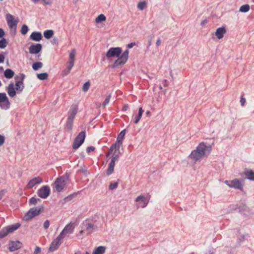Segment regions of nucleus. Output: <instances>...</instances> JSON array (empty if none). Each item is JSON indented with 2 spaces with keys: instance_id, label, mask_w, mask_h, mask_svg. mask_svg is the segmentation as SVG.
Segmentation results:
<instances>
[{
  "instance_id": "obj_1",
  "label": "nucleus",
  "mask_w": 254,
  "mask_h": 254,
  "mask_svg": "<svg viewBox=\"0 0 254 254\" xmlns=\"http://www.w3.org/2000/svg\"><path fill=\"white\" fill-rule=\"evenodd\" d=\"M122 48L120 47L110 48L106 54L107 58L117 57L118 58L114 63L112 67L116 68L119 66L124 65L127 62L129 52L126 50L122 54Z\"/></svg>"
},
{
  "instance_id": "obj_2",
  "label": "nucleus",
  "mask_w": 254,
  "mask_h": 254,
  "mask_svg": "<svg viewBox=\"0 0 254 254\" xmlns=\"http://www.w3.org/2000/svg\"><path fill=\"white\" fill-rule=\"evenodd\" d=\"M211 149L210 146H207L204 142H201L192 150L189 157L194 162L200 160L202 157L209 153Z\"/></svg>"
},
{
  "instance_id": "obj_3",
  "label": "nucleus",
  "mask_w": 254,
  "mask_h": 254,
  "mask_svg": "<svg viewBox=\"0 0 254 254\" xmlns=\"http://www.w3.org/2000/svg\"><path fill=\"white\" fill-rule=\"evenodd\" d=\"M78 106L73 105L71 106L67 114V120L65 125L66 128L70 131L72 129L73 120L77 113Z\"/></svg>"
},
{
  "instance_id": "obj_4",
  "label": "nucleus",
  "mask_w": 254,
  "mask_h": 254,
  "mask_svg": "<svg viewBox=\"0 0 254 254\" xmlns=\"http://www.w3.org/2000/svg\"><path fill=\"white\" fill-rule=\"evenodd\" d=\"M20 226V224L18 223H17L3 228L0 231V239L5 237L9 233H11L18 229Z\"/></svg>"
},
{
  "instance_id": "obj_5",
  "label": "nucleus",
  "mask_w": 254,
  "mask_h": 254,
  "mask_svg": "<svg viewBox=\"0 0 254 254\" xmlns=\"http://www.w3.org/2000/svg\"><path fill=\"white\" fill-rule=\"evenodd\" d=\"M85 138V132H80L74 140L72 147L74 149H78L84 142Z\"/></svg>"
},
{
  "instance_id": "obj_6",
  "label": "nucleus",
  "mask_w": 254,
  "mask_h": 254,
  "mask_svg": "<svg viewBox=\"0 0 254 254\" xmlns=\"http://www.w3.org/2000/svg\"><path fill=\"white\" fill-rule=\"evenodd\" d=\"M74 223L70 222L69 224L65 225L63 230L60 233L59 236L63 240L67 234H72L74 231Z\"/></svg>"
},
{
  "instance_id": "obj_7",
  "label": "nucleus",
  "mask_w": 254,
  "mask_h": 254,
  "mask_svg": "<svg viewBox=\"0 0 254 254\" xmlns=\"http://www.w3.org/2000/svg\"><path fill=\"white\" fill-rule=\"evenodd\" d=\"M75 54L76 51L75 49H73L69 53V61L68 63V65L67 66V69L66 70L64 71V74L65 75H67L70 72L71 69H72V67L74 65Z\"/></svg>"
},
{
  "instance_id": "obj_8",
  "label": "nucleus",
  "mask_w": 254,
  "mask_h": 254,
  "mask_svg": "<svg viewBox=\"0 0 254 254\" xmlns=\"http://www.w3.org/2000/svg\"><path fill=\"white\" fill-rule=\"evenodd\" d=\"M95 228V226L94 224L89 220L83 221L81 224V229H84L87 235L92 233Z\"/></svg>"
},
{
  "instance_id": "obj_9",
  "label": "nucleus",
  "mask_w": 254,
  "mask_h": 254,
  "mask_svg": "<svg viewBox=\"0 0 254 254\" xmlns=\"http://www.w3.org/2000/svg\"><path fill=\"white\" fill-rule=\"evenodd\" d=\"M55 188L58 192L62 191L65 185V179L64 177H60L58 178L54 183Z\"/></svg>"
},
{
  "instance_id": "obj_10",
  "label": "nucleus",
  "mask_w": 254,
  "mask_h": 254,
  "mask_svg": "<svg viewBox=\"0 0 254 254\" xmlns=\"http://www.w3.org/2000/svg\"><path fill=\"white\" fill-rule=\"evenodd\" d=\"M50 193V188L48 186H44L38 190L37 192L38 195L42 198L45 199L47 198Z\"/></svg>"
},
{
  "instance_id": "obj_11",
  "label": "nucleus",
  "mask_w": 254,
  "mask_h": 254,
  "mask_svg": "<svg viewBox=\"0 0 254 254\" xmlns=\"http://www.w3.org/2000/svg\"><path fill=\"white\" fill-rule=\"evenodd\" d=\"M224 183L230 188L239 190L243 188V185L238 179H234L232 181L226 180Z\"/></svg>"
},
{
  "instance_id": "obj_12",
  "label": "nucleus",
  "mask_w": 254,
  "mask_h": 254,
  "mask_svg": "<svg viewBox=\"0 0 254 254\" xmlns=\"http://www.w3.org/2000/svg\"><path fill=\"white\" fill-rule=\"evenodd\" d=\"M6 19L9 28L11 29H14L15 31L18 21L15 20L14 16L10 14H7Z\"/></svg>"
},
{
  "instance_id": "obj_13",
  "label": "nucleus",
  "mask_w": 254,
  "mask_h": 254,
  "mask_svg": "<svg viewBox=\"0 0 254 254\" xmlns=\"http://www.w3.org/2000/svg\"><path fill=\"white\" fill-rule=\"evenodd\" d=\"M62 240L63 239L58 236L51 243L49 251L50 252H54L57 250L62 243Z\"/></svg>"
},
{
  "instance_id": "obj_14",
  "label": "nucleus",
  "mask_w": 254,
  "mask_h": 254,
  "mask_svg": "<svg viewBox=\"0 0 254 254\" xmlns=\"http://www.w3.org/2000/svg\"><path fill=\"white\" fill-rule=\"evenodd\" d=\"M42 45L40 43L33 44L29 47V52L31 54H37L41 52Z\"/></svg>"
},
{
  "instance_id": "obj_15",
  "label": "nucleus",
  "mask_w": 254,
  "mask_h": 254,
  "mask_svg": "<svg viewBox=\"0 0 254 254\" xmlns=\"http://www.w3.org/2000/svg\"><path fill=\"white\" fill-rule=\"evenodd\" d=\"M22 243L19 241H10L8 244V250L10 252H14L21 248Z\"/></svg>"
},
{
  "instance_id": "obj_16",
  "label": "nucleus",
  "mask_w": 254,
  "mask_h": 254,
  "mask_svg": "<svg viewBox=\"0 0 254 254\" xmlns=\"http://www.w3.org/2000/svg\"><path fill=\"white\" fill-rule=\"evenodd\" d=\"M25 76L23 73H21L20 74V80L18 81H16V83H15L16 88L15 89L17 90L18 93L21 92V91H22V90H23V89L24 88L23 81H24V79L25 78Z\"/></svg>"
},
{
  "instance_id": "obj_17",
  "label": "nucleus",
  "mask_w": 254,
  "mask_h": 254,
  "mask_svg": "<svg viewBox=\"0 0 254 254\" xmlns=\"http://www.w3.org/2000/svg\"><path fill=\"white\" fill-rule=\"evenodd\" d=\"M149 199L147 197H145L144 195H140L137 196L135 199V201L139 202L141 201L142 203V205L141 206L142 208H145L148 204L149 202Z\"/></svg>"
},
{
  "instance_id": "obj_18",
  "label": "nucleus",
  "mask_w": 254,
  "mask_h": 254,
  "mask_svg": "<svg viewBox=\"0 0 254 254\" xmlns=\"http://www.w3.org/2000/svg\"><path fill=\"white\" fill-rule=\"evenodd\" d=\"M42 182V179L40 177H35L32 179L27 184L28 188L31 189L35 185L39 184Z\"/></svg>"
},
{
  "instance_id": "obj_19",
  "label": "nucleus",
  "mask_w": 254,
  "mask_h": 254,
  "mask_svg": "<svg viewBox=\"0 0 254 254\" xmlns=\"http://www.w3.org/2000/svg\"><path fill=\"white\" fill-rule=\"evenodd\" d=\"M122 143V141L117 139L115 143L113 144L110 147V153H112L114 150H115V151H120V148Z\"/></svg>"
},
{
  "instance_id": "obj_20",
  "label": "nucleus",
  "mask_w": 254,
  "mask_h": 254,
  "mask_svg": "<svg viewBox=\"0 0 254 254\" xmlns=\"http://www.w3.org/2000/svg\"><path fill=\"white\" fill-rule=\"evenodd\" d=\"M29 38L34 41L39 42L42 39V35L40 32L34 31L31 34Z\"/></svg>"
},
{
  "instance_id": "obj_21",
  "label": "nucleus",
  "mask_w": 254,
  "mask_h": 254,
  "mask_svg": "<svg viewBox=\"0 0 254 254\" xmlns=\"http://www.w3.org/2000/svg\"><path fill=\"white\" fill-rule=\"evenodd\" d=\"M7 91L8 95L11 97H13L16 95V91L14 87V84L11 82L7 87Z\"/></svg>"
},
{
  "instance_id": "obj_22",
  "label": "nucleus",
  "mask_w": 254,
  "mask_h": 254,
  "mask_svg": "<svg viewBox=\"0 0 254 254\" xmlns=\"http://www.w3.org/2000/svg\"><path fill=\"white\" fill-rule=\"evenodd\" d=\"M226 32V30L224 27H219L216 30L215 35L218 39H220L223 37L224 34Z\"/></svg>"
},
{
  "instance_id": "obj_23",
  "label": "nucleus",
  "mask_w": 254,
  "mask_h": 254,
  "mask_svg": "<svg viewBox=\"0 0 254 254\" xmlns=\"http://www.w3.org/2000/svg\"><path fill=\"white\" fill-rule=\"evenodd\" d=\"M115 162L116 161H115L111 160V161L109 164L108 168V169L107 170V172H106L107 175L108 176L111 175L113 173L114 170V167L115 165Z\"/></svg>"
},
{
  "instance_id": "obj_24",
  "label": "nucleus",
  "mask_w": 254,
  "mask_h": 254,
  "mask_svg": "<svg viewBox=\"0 0 254 254\" xmlns=\"http://www.w3.org/2000/svg\"><path fill=\"white\" fill-rule=\"evenodd\" d=\"M41 209L42 208H40V207H35L31 208L29 210V213L30 214L31 213L33 214V216L35 217L36 216L38 215L40 213V212H41Z\"/></svg>"
},
{
  "instance_id": "obj_25",
  "label": "nucleus",
  "mask_w": 254,
  "mask_h": 254,
  "mask_svg": "<svg viewBox=\"0 0 254 254\" xmlns=\"http://www.w3.org/2000/svg\"><path fill=\"white\" fill-rule=\"evenodd\" d=\"M143 112H144V111L142 109V107L139 108L137 114L134 117V124H137L138 123L139 121H140V120L142 116V114H143Z\"/></svg>"
},
{
  "instance_id": "obj_26",
  "label": "nucleus",
  "mask_w": 254,
  "mask_h": 254,
  "mask_svg": "<svg viewBox=\"0 0 254 254\" xmlns=\"http://www.w3.org/2000/svg\"><path fill=\"white\" fill-rule=\"evenodd\" d=\"M246 178L251 181H254V171L252 170H247L245 172Z\"/></svg>"
},
{
  "instance_id": "obj_27",
  "label": "nucleus",
  "mask_w": 254,
  "mask_h": 254,
  "mask_svg": "<svg viewBox=\"0 0 254 254\" xmlns=\"http://www.w3.org/2000/svg\"><path fill=\"white\" fill-rule=\"evenodd\" d=\"M105 247L99 246L95 249L92 254H104L105 252Z\"/></svg>"
},
{
  "instance_id": "obj_28",
  "label": "nucleus",
  "mask_w": 254,
  "mask_h": 254,
  "mask_svg": "<svg viewBox=\"0 0 254 254\" xmlns=\"http://www.w3.org/2000/svg\"><path fill=\"white\" fill-rule=\"evenodd\" d=\"M14 74V72L11 69L7 68L4 71V76L8 79L11 78Z\"/></svg>"
},
{
  "instance_id": "obj_29",
  "label": "nucleus",
  "mask_w": 254,
  "mask_h": 254,
  "mask_svg": "<svg viewBox=\"0 0 254 254\" xmlns=\"http://www.w3.org/2000/svg\"><path fill=\"white\" fill-rule=\"evenodd\" d=\"M0 107L1 109L6 110L10 107V102L8 98L3 102L0 103Z\"/></svg>"
},
{
  "instance_id": "obj_30",
  "label": "nucleus",
  "mask_w": 254,
  "mask_h": 254,
  "mask_svg": "<svg viewBox=\"0 0 254 254\" xmlns=\"http://www.w3.org/2000/svg\"><path fill=\"white\" fill-rule=\"evenodd\" d=\"M43 34L45 38L49 39L54 35V31L52 30H47L44 32Z\"/></svg>"
},
{
  "instance_id": "obj_31",
  "label": "nucleus",
  "mask_w": 254,
  "mask_h": 254,
  "mask_svg": "<svg viewBox=\"0 0 254 254\" xmlns=\"http://www.w3.org/2000/svg\"><path fill=\"white\" fill-rule=\"evenodd\" d=\"M32 68L34 70H38L43 66L42 63L40 62H35L32 64Z\"/></svg>"
},
{
  "instance_id": "obj_32",
  "label": "nucleus",
  "mask_w": 254,
  "mask_h": 254,
  "mask_svg": "<svg viewBox=\"0 0 254 254\" xmlns=\"http://www.w3.org/2000/svg\"><path fill=\"white\" fill-rule=\"evenodd\" d=\"M250 9V6L249 4H246L242 5L239 8V11L242 12H247Z\"/></svg>"
},
{
  "instance_id": "obj_33",
  "label": "nucleus",
  "mask_w": 254,
  "mask_h": 254,
  "mask_svg": "<svg viewBox=\"0 0 254 254\" xmlns=\"http://www.w3.org/2000/svg\"><path fill=\"white\" fill-rule=\"evenodd\" d=\"M106 19V16L104 14H101L96 17L95 19V22L97 23H99L101 22L105 21Z\"/></svg>"
},
{
  "instance_id": "obj_34",
  "label": "nucleus",
  "mask_w": 254,
  "mask_h": 254,
  "mask_svg": "<svg viewBox=\"0 0 254 254\" xmlns=\"http://www.w3.org/2000/svg\"><path fill=\"white\" fill-rule=\"evenodd\" d=\"M37 76L38 78L41 80L47 79L48 77V74L46 72L37 74Z\"/></svg>"
},
{
  "instance_id": "obj_35",
  "label": "nucleus",
  "mask_w": 254,
  "mask_h": 254,
  "mask_svg": "<svg viewBox=\"0 0 254 254\" xmlns=\"http://www.w3.org/2000/svg\"><path fill=\"white\" fill-rule=\"evenodd\" d=\"M120 154H121L120 151H118V152L114 151L113 154V155L111 157V160L115 161L118 160L119 158V155Z\"/></svg>"
},
{
  "instance_id": "obj_36",
  "label": "nucleus",
  "mask_w": 254,
  "mask_h": 254,
  "mask_svg": "<svg viewBox=\"0 0 254 254\" xmlns=\"http://www.w3.org/2000/svg\"><path fill=\"white\" fill-rule=\"evenodd\" d=\"M8 42L5 38H2L0 40V48L4 49L7 45Z\"/></svg>"
},
{
  "instance_id": "obj_37",
  "label": "nucleus",
  "mask_w": 254,
  "mask_h": 254,
  "mask_svg": "<svg viewBox=\"0 0 254 254\" xmlns=\"http://www.w3.org/2000/svg\"><path fill=\"white\" fill-rule=\"evenodd\" d=\"M125 134H126V129H124L120 132V133H119V134L118 135V136L117 137V139H119V140L123 141L124 136L125 135Z\"/></svg>"
},
{
  "instance_id": "obj_38",
  "label": "nucleus",
  "mask_w": 254,
  "mask_h": 254,
  "mask_svg": "<svg viewBox=\"0 0 254 254\" xmlns=\"http://www.w3.org/2000/svg\"><path fill=\"white\" fill-rule=\"evenodd\" d=\"M90 83L89 81L86 82L82 86V90L86 92H87L90 87Z\"/></svg>"
},
{
  "instance_id": "obj_39",
  "label": "nucleus",
  "mask_w": 254,
  "mask_h": 254,
  "mask_svg": "<svg viewBox=\"0 0 254 254\" xmlns=\"http://www.w3.org/2000/svg\"><path fill=\"white\" fill-rule=\"evenodd\" d=\"M28 30H29V29H28V26L24 24L22 26V27L21 29V33L22 35H25L27 33Z\"/></svg>"
},
{
  "instance_id": "obj_40",
  "label": "nucleus",
  "mask_w": 254,
  "mask_h": 254,
  "mask_svg": "<svg viewBox=\"0 0 254 254\" xmlns=\"http://www.w3.org/2000/svg\"><path fill=\"white\" fill-rule=\"evenodd\" d=\"M33 214L32 213H29V211L25 214L24 217V220L25 221H28L29 220H31L34 217V216H33Z\"/></svg>"
},
{
  "instance_id": "obj_41",
  "label": "nucleus",
  "mask_w": 254,
  "mask_h": 254,
  "mask_svg": "<svg viewBox=\"0 0 254 254\" xmlns=\"http://www.w3.org/2000/svg\"><path fill=\"white\" fill-rule=\"evenodd\" d=\"M40 199L39 198H36L35 197H31L29 201L30 205H35L37 203V201H40Z\"/></svg>"
},
{
  "instance_id": "obj_42",
  "label": "nucleus",
  "mask_w": 254,
  "mask_h": 254,
  "mask_svg": "<svg viewBox=\"0 0 254 254\" xmlns=\"http://www.w3.org/2000/svg\"><path fill=\"white\" fill-rule=\"evenodd\" d=\"M111 98V94L107 96L106 98L105 99V100L102 103V106L103 107H105L109 103Z\"/></svg>"
},
{
  "instance_id": "obj_43",
  "label": "nucleus",
  "mask_w": 254,
  "mask_h": 254,
  "mask_svg": "<svg viewBox=\"0 0 254 254\" xmlns=\"http://www.w3.org/2000/svg\"><path fill=\"white\" fill-rule=\"evenodd\" d=\"M146 4V3L145 1H140L137 4V8L140 10H143Z\"/></svg>"
},
{
  "instance_id": "obj_44",
  "label": "nucleus",
  "mask_w": 254,
  "mask_h": 254,
  "mask_svg": "<svg viewBox=\"0 0 254 254\" xmlns=\"http://www.w3.org/2000/svg\"><path fill=\"white\" fill-rule=\"evenodd\" d=\"M8 99L5 93H0V103L3 102Z\"/></svg>"
},
{
  "instance_id": "obj_45",
  "label": "nucleus",
  "mask_w": 254,
  "mask_h": 254,
  "mask_svg": "<svg viewBox=\"0 0 254 254\" xmlns=\"http://www.w3.org/2000/svg\"><path fill=\"white\" fill-rule=\"evenodd\" d=\"M118 182L111 183L110 184L109 189L110 190H113L116 189L118 187Z\"/></svg>"
},
{
  "instance_id": "obj_46",
  "label": "nucleus",
  "mask_w": 254,
  "mask_h": 254,
  "mask_svg": "<svg viewBox=\"0 0 254 254\" xmlns=\"http://www.w3.org/2000/svg\"><path fill=\"white\" fill-rule=\"evenodd\" d=\"M245 238V235H240L237 239V243L238 244L240 245L241 243L244 241Z\"/></svg>"
},
{
  "instance_id": "obj_47",
  "label": "nucleus",
  "mask_w": 254,
  "mask_h": 254,
  "mask_svg": "<svg viewBox=\"0 0 254 254\" xmlns=\"http://www.w3.org/2000/svg\"><path fill=\"white\" fill-rule=\"evenodd\" d=\"M5 137L3 135L0 134V146L4 143Z\"/></svg>"
},
{
  "instance_id": "obj_48",
  "label": "nucleus",
  "mask_w": 254,
  "mask_h": 254,
  "mask_svg": "<svg viewBox=\"0 0 254 254\" xmlns=\"http://www.w3.org/2000/svg\"><path fill=\"white\" fill-rule=\"evenodd\" d=\"M50 226V221L49 220H46L45 221L44 223V225H43V227L45 229H47L49 228Z\"/></svg>"
},
{
  "instance_id": "obj_49",
  "label": "nucleus",
  "mask_w": 254,
  "mask_h": 254,
  "mask_svg": "<svg viewBox=\"0 0 254 254\" xmlns=\"http://www.w3.org/2000/svg\"><path fill=\"white\" fill-rule=\"evenodd\" d=\"M95 150V147L93 146H88L86 148V152L87 153H90L91 151H93Z\"/></svg>"
},
{
  "instance_id": "obj_50",
  "label": "nucleus",
  "mask_w": 254,
  "mask_h": 254,
  "mask_svg": "<svg viewBox=\"0 0 254 254\" xmlns=\"http://www.w3.org/2000/svg\"><path fill=\"white\" fill-rule=\"evenodd\" d=\"M6 192V190H0V200L1 199V198L3 197L4 195Z\"/></svg>"
},
{
  "instance_id": "obj_51",
  "label": "nucleus",
  "mask_w": 254,
  "mask_h": 254,
  "mask_svg": "<svg viewBox=\"0 0 254 254\" xmlns=\"http://www.w3.org/2000/svg\"><path fill=\"white\" fill-rule=\"evenodd\" d=\"M41 251V248H40L39 247H36L34 250L33 254H38L39 253H40Z\"/></svg>"
},
{
  "instance_id": "obj_52",
  "label": "nucleus",
  "mask_w": 254,
  "mask_h": 254,
  "mask_svg": "<svg viewBox=\"0 0 254 254\" xmlns=\"http://www.w3.org/2000/svg\"><path fill=\"white\" fill-rule=\"evenodd\" d=\"M240 103L242 106H244V105L246 103V99L243 96H241V97Z\"/></svg>"
},
{
  "instance_id": "obj_53",
  "label": "nucleus",
  "mask_w": 254,
  "mask_h": 254,
  "mask_svg": "<svg viewBox=\"0 0 254 254\" xmlns=\"http://www.w3.org/2000/svg\"><path fill=\"white\" fill-rule=\"evenodd\" d=\"M74 196V194H71V195H68V196H67L66 197H65L64 198V200L65 201H69L70 200L72 197Z\"/></svg>"
},
{
  "instance_id": "obj_54",
  "label": "nucleus",
  "mask_w": 254,
  "mask_h": 254,
  "mask_svg": "<svg viewBox=\"0 0 254 254\" xmlns=\"http://www.w3.org/2000/svg\"><path fill=\"white\" fill-rule=\"evenodd\" d=\"M4 61V56L3 54H0V64L3 63Z\"/></svg>"
},
{
  "instance_id": "obj_55",
  "label": "nucleus",
  "mask_w": 254,
  "mask_h": 254,
  "mask_svg": "<svg viewBox=\"0 0 254 254\" xmlns=\"http://www.w3.org/2000/svg\"><path fill=\"white\" fill-rule=\"evenodd\" d=\"M5 34L4 30L0 28V38H2Z\"/></svg>"
},
{
  "instance_id": "obj_56",
  "label": "nucleus",
  "mask_w": 254,
  "mask_h": 254,
  "mask_svg": "<svg viewBox=\"0 0 254 254\" xmlns=\"http://www.w3.org/2000/svg\"><path fill=\"white\" fill-rule=\"evenodd\" d=\"M135 45V43H130L127 45V47L129 49H130L132 48Z\"/></svg>"
},
{
  "instance_id": "obj_57",
  "label": "nucleus",
  "mask_w": 254,
  "mask_h": 254,
  "mask_svg": "<svg viewBox=\"0 0 254 254\" xmlns=\"http://www.w3.org/2000/svg\"><path fill=\"white\" fill-rule=\"evenodd\" d=\"M161 43V40L160 39H158L157 40L156 42V46H157V47L159 46L160 45Z\"/></svg>"
},
{
  "instance_id": "obj_58",
  "label": "nucleus",
  "mask_w": 254,
  "mask_h": 254,
  "mask_svg": "<svg viewBox=\"0 0 254 254\" xmlns=\"http://www.w3.org/2000/svg\"><path fill=\"white\" fill-rule=\"evenodd\" d=\"M58 43V39H56V38H54L53 39V41H52V43L53 44H57Z\"/></svg>"
},
{
  "instance_id": "obj_59",
  "label": "nucleus",
  "mask_w": 254,
  "mask_h": 254,
  "mask_svg": "<svg viewBox=\"0 0 254 254\" xmlns=\"http://www.w3.org/2000/svg\"><path fill=\"white\" fill-rule=\"evenodd\" d=\"M233 209L236 210L238 208V205H232L231 206Z\"/></svg>"
},
{
  "instance_id": "obj_60",
  "label": "nucleus",
  "mask_w": 254,
  "mask_h": 254,
  "mask_svg": "<svg viewBox=\"0 0 254 254\" xmlns=\"http://www.w3.org/2000/svg\"><path fill=\"white\" fill-rule=\"evenodd\" d=\"M152 42L151 40H149L148 41V48L151 45Z\"/></svg>"
},
{
  "instance_id": "obj_61",
  "label": "nucleus",
  "mask_w": 254,
  "mask_h": 254,
  "mask_svg": "<svg viewBox=\"0 0 254 254\" xmlns=\"http://www.w3.org/2000/svg\"><path fill=\"white\" fill-rule=\"evenodd\" d=\"M84 232H85V231L84 230V229H82L80 231H79V234H82Z\"/></svg>"
},
{
  "instance_id": "obj_62",
  "label": "nucleus",
  "mask_w": 254,
  "mask_h": 254,
  "mask_svg": "<svg viewBox=\"0 0 254 254\" xmlns=\"http://www.w3.org/2000/svg\"><path fill=\"white\" fill-rule=\"evenodd\" d=\"M207 20H203V21H202L201 22V25H203V24H204L206 23H207Z\"/></svg>"
},
{
  "instance_id": "obj_63",
  "label": "nucleus",
  "mask_w": 254,
  "mask_h": 254,
  "mask_svg": "<svg viewBox=\"0 0 254 254\" xmlns=\"http://www.w3.org/2000/svg\"><path fill=\"white\" fill-rule=\"evenodd\" d=\"M39 0H32V1L35 3H36L37 2H38L39 1Z\"/></svg>"
},
{
  "instance_id": "obj_64",
  "label": "nucleus",
  "mask_w": 254,
  "mask_h": 254,
  "mask_svg": "<svg viewBox=\"0 0 254 254\" xmlns=\"http://www.w3.org/2000/svg\"><path fill=\"white\" fill-rule=\"evenodd\" d=\"M213 253V252L209 251L208 254H212Z\"/></svg>"
}]
</instances>
